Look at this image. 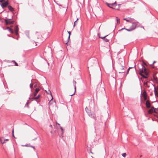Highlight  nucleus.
<instances>
[{"label":"nucleus","mask_w":158,"mask_h":158,"mask_svg":"<svg viewBox=\"0 0 158 158\" xmlns=\"http://www.w3.org/2000/svg\"><path fill=\"white\" fill-rule=\"evenodd\" d=\"M133 68L132 67H130L128 69H127V74H128V72H129V69H131V68Z\"/></svg>","instance_id":"obj_34"},{"label":"nucleus","mask_w":158,"mask_h":158,"mask_svg":"<svg viewBox=\"0 0 158 158\" xmlns=\"http://www.w3.org/2000/svg\"><path fill=\"white\" fill-rule=\"evenodd\" d=\"M121 59H119L118 60V65H120L121 63V61H120V60Z\"/></svg>","instance_id":"obj_31"},{"label":"nucleus","mask_w":158,"mask_h":158,"mask_svg":"<svg viewBox=\"0 0 158 158\" xmlns=\"http://www.w3.org/2000/svg\"><path fill=\"white\" fill-rule=\"evenodd\" d=\"M132 25L130 27L131 29H133V30H134L136 27V25L138 24V22H132Z\"/></svg>","instance_id":"obj_7"},{"label":"nucleus","mask_w":158,"mask_h":158,"mask_svg":"<svg viewBox=\"0 0 158 158\" xmlns=\"http://www.w3.org/2000/svg\"><path fill=\"white\" fill-rule=\"evenodd\" d=\"M152 85H153V86L154 87V93L155 94V95L156 96H158V93L157 92L156 90V88L154 87V85H153L152 84Z\"/></svg>","instance_id":"obj_17"},{"label":"nucleus","mask_w":158,"mask_h":158,"mask_svg":"<svg viewBox=\"0 0 158 158\" xmlns=\"http://www.w3.org/2000/svg\"><path fill=\"white\" fill-rule=\"evenodd\" d=\"M58 123H57V122H56V126H57V124H58Z\"/></svg>","instance_id":"obj_45"},{"label":"nucleus","mask_w":158,"mask_h":158,"mask_svg":"<svg viewBox=\"0 0 158 158\" xmlns=\"http://www.w3.org/2000/svg\"><path fill=\"white\" fill-rule=\"evenodd\" d=\"M22 146H26V147H31V148H33L34 149H35V148L34 147L31 146H30L28 144L24 145H22Z\"/></svg>","instance_id":"obj_21"},{"label":"nucleus","mask_w":158,"mask_h":158,"mask_svg":"<svg viewBox=\"0 0 158 158\" xmlns=\"http://www.w3.org/2000/svg\"><path fill=\"white\" fill-rule=\"evenodd\" d=\"M156 62V61H154L153 63V64L154 63H155Z\"/></svg>","instance_id":"obj_46"},{"label":"nucleus","mask_w":158,"mask_h":158,"mask_svg":"<svg viewBox=\"0 0 158 158\" xmlns=\"http://www.w3.org/2000/svg\"><path fill=\"white\" fill-rule=\"evenodd\" d=\"M61 130H62V128L61 127Z\"/></svg>","instance_id":"obj_52"},{"label":"nucleus","mask_w":158,"mask_h":158,"mask_svg":"<svg viewBox=\"0 0 158 158\" xmlns=\"http://www.w3.org/2000/svg\"><path fill=\"white\" fill-rule=\"evenodd\" d=\"M34 87H36V85H34Z\"/></svg>","instance_id":"obj_49"},{"label":"nucleus","mask_w":158,"mask_h":158,"mask_svg":"<svg viewBox=\"0 0 158 158\" xmlns=\"http://www.w3.org/2000/svg\"><path fill=\"white\" fill-rule=\"evenodd\" d=\"M103 90H104V91H105V88H103Z\"/></svg>","instance_id":"obj_48"},{"label":"nucleus","mask_w":158,"mask_h":158,"mask_svg":"<svg viewBox=\"0 0 158 158\" xmlns=\"http://www.w3.org/2000/svg\"><path fill=\"white\" fill-rule=\"evenodd\" d=\"M147 94L145 91H144L142 94V96L143 98L147 97Z\"/></svg>","instance_id":"obj_18"},{"label":"nucleus","mask_w":158,"mask_h":158,"mask_svg":"<svg viewBox=\"0 0 158 158\" xmlns=\"http://www.w3.org/2000/svg\"><path fill=\"white\" fill-rule=\"evenodd\" d=\"M40 89L39 88H36L35 89V92L36 93H38V92L40 91Z\"/></svg>","instance_id":"obj_29"},{"label":"nucleus","mask_w":158,"mask_h":158,"mask_svg":"<svg viewBox=\"0 0 158 158\" xmlns=\"http://www.w3.org/2000/svg\"><path fill=\"white\" fill-rule=\"evenodd\" d=\"M124 20H126L127 22H129L130 23H132L133 22L134 19L131 18H124L123 19Z\"/></svg>","instance_id":"obj_8"},{"label":"nucleus","mask_w":158,"mask_h":158,"mask_svg":"<svg viewBox=\"0 0 158 158\" xmlns=\"http://www.w3.org/2000/svg\"><path fill=\"white\" fill-rule=\"evenodd\" d=\"M8 8L11 11H13L14 10L13 8H12V7L10 6H8Z\"/></svg>","instance_id":"obj_20"},{"label":"nucleus","mask_w":158,"mask_h":158,"mask_svg":"<svg viewBox=\"0 0 158 158\" xmlns=\"http://www.w3.org/2000/svg\"><path fill=\"white\" fill-rule=\"evenodd\" d=\"M149 83V82L148 81H147L146 82H144L143 83L144 85L146 86V87H149L150 85L148 84V83Z\"/></svg>","instance_id":"obj_16"},{"label":"nucleus","mask_w":158,"mask_h":158,"mask_svg":"<svg viewBox=\"0 0 158 158\" xmlns=\"http://www.w3.org/2000/svg\"><path fill=\"white\" fill-rule=\"evenodd\" d=\"M57 125H58V126H60V124H59V123H58L57 124Z\"/></svg>","instance_id":"obj_47"},{"label":"nucleus","mask_w":158,"mask_h":158,"mask_svg":"<svg viewBox=\"0 0 158 158\" xmlns=\"http://www.w3.org/2000/svg\"><path fill=\"white\" fill-rule=\"evenodd\" d=\"M141 76H142L143 77V78H148V77H146V76H145V75H143V74H141Z\"/></svg>","instance_id":"obj_30"},{"label":"nucleus","mask_w":158,"mask_h":158,"mask_svg":"<svg viewBox=\"0 0 158 158\" xmlns=\"http://www.w3.org/2000/svg\"><path fill=\"white\" fill-rule=\"evenodd\" d=\"M4 0H0V2H2Z\"/></svg>","instance_id":"obj_41"},{"label":"nucleus","mask_w":158,"mask_h":158,"mask_svg":"<svg viewBox=\"0 0 158 158\" xmlns=\"http://www.w3.org/2000/svg\"><path fill=\"white\" fill-rule=\"evenodd\" d=\"M144 65H146V63L144 62H143L142 63L139 64L138 65V67L140 72L143 73H145L146 75H148V73L146 72V69Z\"/></svg>","instance_id":"obj_3"},{"label":"nucleus","mask_w":158,"mask_h":158,"mask_svg":"<svg viewBox=\"0 0 158 158\" xmlns=\"http://www.w3.org/2000/svg\"><path fill=\"white\" fill-rule=\"evenodd\" d=\"M18 26H16L15 27V33L16 35H18Z\"/></svg>","instance_id":"obj_15"},{"label":"nucleus","mask_w":158,"mask_h":158,"mask_svg":"<svg viewBox=\"0 0 158 158\" xmlns=\"http://www.w3.org/2000/svg\"><path fill=\"white\" fill-rule=\"evenodd\" d=\"M8 4V2H4L2 4V8H4Z\"/></svg>","instance_id":"obj_13"},{"label":"nucleus","mask_w":158,"mask_h":158,"mask_svg":"<svg viewBox=\"0 0 158 158\" xmlns=\"http://www.w3.org/2000/svg\"><path fill=\"white\" fill-rule=\"evenodd\" d=\"M118 6L119 7V6H120V5H118Z\"/></svg>","instance_id":"obj_50"},{"label":"nucleus","mask_w":158,"mask_h":158,"mask_svg":"<svg viewBox=\"0 0 158 158\" xmlns=\"http://www.w3.org/2000/svg\"><path fill=\"white\" fill-rule=\"evenodd\" d=\"M77 20H78V19H77V20L74 22L73 27L75 26V23L77 21Z\"/></svg>","instance_id":"obj_38"},{"label":"nucleus","mask_w":158,"mask_h":158,"mask_svg":"<svg viewBox=\"0 0 158 158\" xmlns=\"http://www.w3.org/2000/svg\"><path fill=\"white\" fill-rule=\"evenodd\" d=\"M154 108L153 107H152L151 108L149 109L148 111V113L149 114H152L154 112Z\"/></svg>","instance_id":"obj_11"},{"label":"nucleus","mask_w":158,"mask_h":158,"mask_svg":"<svg viewBox=\"0 0 158 158\" xmlns=\"http://www.w3.org/2000/svg\"><path fill=\"white\" fill-rule=\"evenodd\" d=\"M108 35H106L104 37H101L100 36H99V37L100 38H101L102 39H103L106 42H108L109 41V40L108 39H106V38H105Z\"/></svg>","instance_id":"obj_14"},{"label":"nucleus","mask_w":158,"mask_h":158,"mask_svg":"<svg viewBox=\"0 0 158 158\" xmlns=\"http://www.w3.org/2000/svg\"><path fill=\"white\" fill-rule=\"evenodd\" d=\"M154 112L156 113H158V109H154Z\"/></svg>","instance_id":"obj_27"},{"label":"nucleus","mask_w":158,"mask_h":158,"mask_svg":"<svg viewBox=\"0 0 158 158\" xmlns=\"http://www.w3.org/2000/svg\"><path fill=\"white\" fill-rule=\"evenodd\" d=\"M144 100H146L147 99V97H145L143 98Z\"/></svg>","instance_id":"obj_40"},{"label":"nucleus","mask_w":158,"mask_h":158,"mask_svg":"<svg viewBox=\"0 0 158 158\" xmlns=\"http://www.w3.org/2000/svg\"><path fill=\"white\" fill-rule=\"evenodd\" d=\"M45 91L48 94H50L51 97L52 96V93L49 89H48V91L47 90H45Z\"/></svg>","instance_id":"obj_19"},{"label":"nucleus","mask_w":158,"mask_h":158,"mask_svg":"<svg viewBox=\"0 0 158 158\" xmlns=\"http://www.w3.org/2000/svg\"><path fill=\"white\" fill-rule=\"evenodd\" d=\"M88 113L89 115V116L90 117L92 118H93L95 120H96V117L94 114V113H92L91 112H88Z\"/></svg>","instance_id":"obj_9"},{"label":"nucleus","mask_w":158,"mask_h":158,"mask_svg":"<svg viewBox=\"0 0 158 158\" xmlns=\"http://www.w3.org/2000/svg\"><path fill=\"white\" fill-rule=\"evenodd\" d=\"M8 140H9V139H5L4 140V141H8Z\"/></svg>","instance_id":"obj_43"},{"label":"nucleus","mask_w":158,"mask_h":158,"mask_svg":"<svg viewBox=\"0 0 158 158\" xmlns=\"http://www.w3.org/2000/svg\"><path fill=\"white\" fill-rule=\"evenodd\" d=\"M14 63H15V64L16 66H18V64L14 60H13L12 61Z\"/></svg>","instance_id":"obj_33"},{"label":"nucleus","mask_w":158,"mask_h":158,"mask_svg":"<svg viewBox=\"0 0 158 158\" xmlns=\"http://www.w3.org/2000/svg\"><path fill=\"white\" fill-rule=\"evenodd\" d=\"M37 94V93H35V92L34 93V97H35V96Z\"/></svg>","instance_id":"obj_36"},{"label":"nucleus","mask_w":158,"mask_h":158,"mask_svg":"<svg viewBox=\"0 0 158 158\" xmlns=\"http://www.w3.org/2000/svg\"><path fill=\"white\" fill-rule=\"evenodd\" d=\"M73 84L74 86V89H75V91L76 90V82L75 81L73 80ZM75 93V92H74L73 93L70 94V96H72Z\"/></svg>","instance_id":"obj_10"},{"label":"nucleus","mask_w":158,"mask_h":158,"mask_svg":"<svg viewBox=\"0 0 158 158\" xmlns=\"http://www.w3.org/2000/svg\"><path fill=\"white\" fill-rule=\"evenodd\" d=\"M41 38L42 36L40 34H37V35L35 37V43L41 42L42 41Z\"/></svg>","instance_id":"obj_4"},{"label":"nucleus","mask_w":158,"mask_h":158,"mask_svg":"<svg viewBox=\"0 0 158 158\" xmlns=\"http://www.w3.org/2000/svg\"><path fill=\"white\" fill-rule=\"evenodd\" d=\"M10 19H5V21L6 22V25L8 24H13L14 21H10Z\"/></svg>","instance_id":"obj_6"},{"label":"nucleus","mask_w":158,"mask_h":158,"mask_svg":"<svg viewBox=\"0 0 158 158\" xmlns=\"http://www.w3.org/2000/svg\"><path fill=\"white\" fill-rule=\"evenodd\" d=\"M49 127H51L52 128V125H50V126H49Z\"/></svg>","instance_id":"obj_44"},{"label":"nucleus","mask_w":158,"mask_h":158,"mask_svg":"<svg viewBox=\"0 0 158 158\" xmlns=\"http://www.w3.org/2000/svg\"><path fill=\"white\" fill-rule=\"evenodd\" d=\"M0 141L2 144H3L5 142V141H4V139H3L2 138H0Z\"/></svg>","instance_id":"obj_23"},{"label":"nucleus","mask_w":158,"mask_h":158,"mask_svg":"<svg viewBox=\"0 0 158 158\" xmlns=\"http://www.w3.org/2000/svg\"><path fill=\"white\" fill-rule=\"evenodd\" d=\"M52 98L51 99L50 101V102H49V104L50 105L52 103H53V101L52 100L53 99V97L52 96L51 97Z\"/></svg>","instance_id":"obj_25"},{"label":"nucleus","mask_w":158,"mask_h":158,"mask_svg":"<svg viewBox=\"0 0 158 158\" xmlns=\"http://www.w3.org/2000/svg\"><path fill=\"white\" fill-rule=\"evenodd\" d=\"M69 34H70V35L71 34V32L70 31V33H69Z\"/></svg>","instance_id":"obj_51"},{"label":"nucleus","mask_w":158,"mask_h":158,"mask_svg":"<svg viewBox=\"0 0 158 158\" xmlns=\"http://www.w3.org/2000/svg\"><path fill=\"white\" fill-rule=\"evenodd\" d=\"M120 61H121V63L120 65H118L117 71L119 73H123L125 72L124 60V59H121Z\"/></svg>","instance_id":"obj_1"},{"label":"nucleus","mask_w":158,"mask_h":158,"mask_svg":"<svg viewBox=\"0 0 158 158\" xmlns=\"http://www.w3.org/2000/svg\"><path fill=\"white\" fill-rule=\"evenodd\" d=\"M116 19L117 22V24H119L120 23V19L118 17H116Z\"/></svg>","instance_id":"obj_22"},{"label":"nucleus","mask_w":158,"mask_h":158,"mask_svg":"<svg viewBox=\"0 0 158 158\" xmlns=\"http://www.w3.org/2000/svg\"><path fill=\"white\" fill-rule=\"evenodd\" d=\"M146 106L148 108H149L151 107L150 103L148 100L146 102Z\"/></svg>","instance_id":"obj_12"},{"label":"nucleus","mask_w":158,"mask_h":158,"mask_svg":"<svg viewBox=\"0 0 158 158\" xmlns=\"http://www.w3.org/2000/svg\"><path fill=\"white\" fill-rule=\"evenodd\" d=\"M63 40L64 43L66 45V48L68 50L67 46H68L69 39V31L64 34L63 35Z\"/></svg>","instance_id":"obj_2"},{"label":"nucleus","mask_w":158,"mask_h":158,"mask_svg":"<svg viewBox=\"0 0 158 158\" xmlns=\"http://www.w3.org/2000/svg\"><path fill=\"white\" fill-rule=\"evenodd\" d=\"M40 96V95H38L37 96V97H33L32 98L33 99H38L39 98Z\"/></svg>","instance_id":"obj_26"},{"label":"nucleus","mask_w":158,"mask_h":158,"mask_svg":"<svg viewBox=\"0 0 158 158\" xmlns=\"http://www.w3.org/2000/svg\"><path fill=\"white\" fill-rule=\"evenodd\" d=\"M7 29H8L9 30V31L11 33H13V30L11 29H10L9 27H7Z\"/></svg>","instance_id":"obj_24"},{"label":"nucleus","mask_w":158,"mask_h":158,"mask_svg":"<svg viewBox=\"0 0 158 158\" xmlns=\"http://www.w3.org/2000/svg\"><path fill=\"white\" fill-rule=\"evenodd\" d=\"M14 129H13V130H12V134H13V137H14Z\"/></svg>","instance_id":"obj_39"},{"label":"nucleus","mask_w":158,"mask_h":158,"mask_svg":"<svg viewBox=\"0 0 158 158\" xmlns=\"http://www.w3.org/2000/svg\"><path fill=\"white\" fill-rule=\"evenodd\" d=\"M125 29L126 30H127L128 31H132V30H133V29H131V27L129 29Z\"/></svg>","instance_id":"obj_28"},{"label":"nucleus","mask_w":158,"mask_h":158,"mask_svg":"<svg viewBox=\"0 0 158 158\" xmlns=\"http://www.w3.org/2000/svg\"><path fill=\"white\" fill-rule=\"evenodd\" d=\"M33 84L31 83L30 85V87L31 88H32V87H33Z\"/></svg>","instance_id":"obj_35"},{"label":"nucleus","mask_w":158,"mask_h":158,"mask_svg":"<svg viewBox=\"0 0 158 158\" xmlns=\"http://www.w3.org/2000/svg\"><path fill=\"white\" fill-rule=\"evenodd\" d=\"M88 109V108L87 107H86L85 108V110L87 111V110Z\"/></svg>","instance_id":"obj_42"},{"label":"nucleus","mask_w":158,"mask_h":158,"mask_svg":"<svg viewBox=\"0 0 158 158\" xmlns=\"http://www.w3.org/2000/svg\"><path fill=\"white\" fill-rule=\"evenodd\" d=\"M107 6H109V7L112 8H114V7H115L116 6H117V5L116 4V2H115L114 3H112L111 4H109L107 3Z\"/></svg>","instance_id":"obj_5"},{"label":"nucleus","mask_w":158,"mask_h":158,"mask_svg":"<svg viewBox=\"0 0 158 158\" xmlns=\"http://www.w3.org/2000/svg\"><path fill=\"white\" fill-rule=\"evenodd\" d=\"M55 131H53L52 129L51 130V133L52 134H53L54 133H55Z\"/></svg>","instance_id":"obj_37"},{"label":"nucleus","mask_w":158,"mask_h":158,"mask_svg":"<svg viewBox=\"0 0 158 158\" xmlns=\"http://www.w3.org/2000/svg\"><path fill=\"white\" fill-rule=\"evenodd\" d=\"M122 156L124 157H125L126 156V154L125 153H123L122 154Z\"/></svg>","instance_id":"obj_32"}]
</instances>
